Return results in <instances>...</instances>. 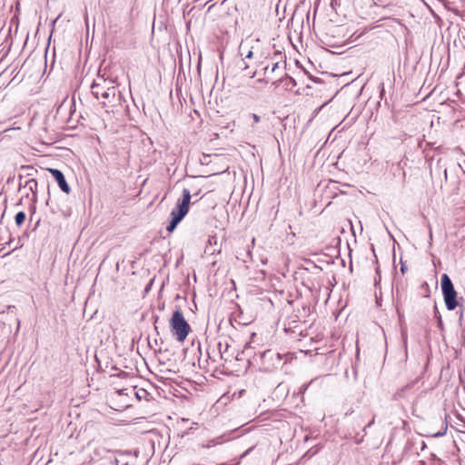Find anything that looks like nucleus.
<instances>
[{"label": "nucleus", "instance_id": "1", "mask_svg": "<svg viewBox=\"0 0 465 465\" xmlns=\"http://www.w3.org/2000/svg\"><path fill=\"white\" fill-rule=\"evenodd\" d=\"M440 287L447 310L454 311L456 308H459L457 313L459 314L460 322H461L464 317L465 307L459 303L458 293L447 273L441 275Z\"/></svg>", "mask_w": 465, "mask_h": 465}, {"label": "nucleus", "instance_id": "2", "mask_svg": "<svg viewBox=\"0 0 465 465\" xmlns=\"http://www.w3.org/2000/svg\"><path fill=\"white\" fill-rule=\"evenodd\" d=\"M191 200V193L188 189H183V199L178 201L177 205L172 210L171 217L172 220L167 226L168 232H173L178 223L183 219L189 210V204Z\"/></svg>", "mask_w": 465, "mask_h": 465}, {"label": "nucleus", "instance_id": "3", "mask_svg": "<svg viewBox=\"0 0 465 465\" xmlns=\"http://www.w3.org/2000/svg\"><path fill=\"white\" fill-rule=\"evenodd\" d=\"M171 331L178 341H183L191 331V327L186 322L181 310L173 312L170 321Z\"/></svg>", "mask_w": 465, "mask_h": 465}, {"label": "nucleus", "instance_id": "4", "mask_svg": "<svg viewBox=\"0 0 465 465\" xmlns=\"http://www.w3.org/2000/svg\"><path fill=\"white\" fill-rule=\"evenodd\" d=\"M125 99L118 87H112L103 97V106L106 108V112H118L124 107Z\"/></svg>", "mask_w": 465, "mask_h": 465}, {"label": "nucleus", "instance_id": "5", "mask_svg": "<svg viewBox=\"0 0 465 465\" xmlns=\"http://www.w3.org/2000/svg\"><path fill=\"white\" fill-rule=\"evenodd\" d=\"M261 359L267 370L277 368L282 363V355L272 350H266L261 354Z\"/></svg>", "mask_w": 465, "mask_h": 465}, {"label": "nucleus", "instance_id": "6", "mask_svg": "<svg viewBox=\"0 0 465 465\" xmlns=\"http://www.w3.org/2000/svg\"><path fill=\"white\" fill-rule=\"evenodd\" d=\"M48 171L52 173L54 178L56 180L60 189L64 193H69L71 191V188L68 185L67 182L65 181L64 173L58 169L49 168Z\"/></svg>", "mask_w": 465, "mask_h": 465}, {"label": "nucleus", "instance_id": "7", "mask_svg": "<svg viewBox=\"0 0 465 465\" xmlns=\"http://www.w3.org/2000/svg\"><path fill=\"white\" fill-rule=\"evenodd\" d=\"M109 90H111V88H105L104 82L101 84L97 77L94 80L91 85L92 94L96 99H103V97L105 95V93H107Z\"/></svg>", "mask_w": 465, "mask_h": 465}, {"label": "nucleus", "instance_id": "8", "mask_svg": "<svg viewBox=\"0 0 465 465\" xmlns=\"http://www.w3.org/2000/svg\"><path fill=\"white\" fill-rule=\"evenodd\" d=\"M281 69V66H280V63L279 62H275V63H272V66H270L269 64H267L266 65H264V67L262 68L263 70V75H264V80L266 82H269L271 80H273V74Z\"/></svg>", "mask_w": 465, "mask_h": 465}, {"label": "nucleus", "instance_id": "9", "mask_svg": "<svg viewBox=\"0 0 465 465\" xmlns=\"http://www.w3.org/2000/svg\"><path fill=\"white\" fill-rule=\"evenodd\" d=\"M97 79L101 84L102 82H104L105 88L117 87V85L115 84V79H113L110 76H105V73L103 74H98Z\"/></svg>", "mask_w": 465, "mask_h": 465}, {"label": "nucleus", "instance_id": "10", "mask_svg": "<svg viewBox=\"0 0 465 465\" xmlns=\"http://www.w3.org/2000/svg\"><path fill=\"white\" fill-rule=\"evenodd\" d=\"M25 186L28 187L29 191L35 195L37 191V181L35 178L29 179L25 183Z\"/></svg>", "mask_w": 465, "mask_h": 465}, {"label": "nucleus", "instance_id": "11", "mask_svg": "<svg viewBox=\"0 0 465 465\" xmlns=\"http://www.w3.org/2000/svg\"><path fill=\"white\" fill-rule=\"evenodd\" d=\"M135 396L136 398L141 401V400H148L147 397L149 396V393L147 392L146 390L144 389H139L137 391H135Z\"/></svg>", "mask_w": 465, "mask_h": 465}, {"label": "nucleus", "instance_id": "12", "mask_svg": "<svg viewBox=\"0 0 465 465\" xmlns=\"http://www.w3.org/2000/svg\"><path fill=\"white\" fill-rule=\"evenodd\" d=\"M25 213L24 212H19L16 213V215L15 217V224L17 226H21L25 223Z\"/></svg>", "mask_w": 465, "mask_h": 465}, {"label": "nucleus", "instance_id": "13", "mask_svg": "<svg viewBox=\"0 0 465 465\" xmlns=\"http://www.w3.org/2000/svg\"><path fill=\"white\" fill-rule=\"evenodd\" d=\"M434 316L437 319L438 327L442 330L443 329L442 318H441V315H440L436 304L434 305Z\"/></svg>", "mask_w": 465, "mask_h": 465}, {"label": "nucleus", "instance_id": "14", "mask_svg": "<svg viewBox=\"0 0 465 465\" xmlns=\"http://www.w3.org/2000/svg\"><path fill=\"white\" fill-rule=\"evenodd\" d=\"M22 169H25V170L29 171L27 173V175H33L34 174L33 173L37 172L36 169H35L33 166H30V165L22 166Z\"/></svg>", "mask_w": 465, "mask_h": 465}, {"label": "nucleus", "instance_id": "15", "mask_svg": "<svg viewBox=\"0 0 465 465\" xmlns=\"http://www.w3.org/2000/svg\"><path fill=\"white\" fill-rule=\"evenodd\" d=\"M223 345L222 344V342H218V344H217V349H218V351H218V354H219V356H220V358H221V359H223Z\"/></svg>", "mask_w": 465, "mask_h": 465}, {"label": "nucleus", "instance_id": "16", "mask_svg": "<svg viewBox=\"0 0 465 465\" xmlns=\"http://www.w3.org/2000/svg\"><path fill=\"white\" fill-rule=\"evenodd\" d=\"M251 117L252 118L254 124H258L261 120V117L256 114H252Z\"/></svg>", "mask_w": 465, "mask_h": 465}, {"label": "nucleus", "instance_id": "17", "mask_svg": "<svg viewBox=\"0 0 465 465\" xmlns=\"http://www.w3.org/2000/svg\"><path fill=\"white\" fill-rule=\"evenodd\" d=\"M407 271V266L405 264V262H402V260H401V272H402V274H404Z\"/></svg>", "mask_w": 465, "mask_h": 465}, {"label": "nucleus", "instance_id": "18", "mask_svg": "<svg viewBox=\"0 0 465 465\" xmlns=\"http://www.w3.org/2000/svg\"><path fill=\"white\" fill-rule=\"evenodd\" d=\"M446 430H447V426L445 427L443 431H439V432L434 433L433 437H441V436L445 435Z\"/></svg>", "mask_w": 465, "mask_h": 465}, {"label": "nucleus", "instance_id": "19", "mask_svg": "<svg viewBox=\"0 0 465 465\" xmlns=\"http://www.w3.org/2000/svg\"><path fill=\"white\" fill-rule=\"evenodd\" d=\"M374 417L371 419V420L363 428V431H366L368 428H370L374 423Z\"/></svg>", "mask_w": 465, "mask_h": 465}, {"label": "nucleus", "instance_id": "20", "mask_svg": "<svg viewBox=\"0 0 465 465\" xmlns=\"http://www.w3.org/2000/svg\"><path fill=\"white\" fill-rule=\"evenodd\" d=\"M253 55V52L252 50H249L247 54H245V58L250 59Z\"/></svg>", "mask_w": 465, "mask_h": 465}, {"label": "nucleus", "instance_id": "21", "mask_svg": "<svg viewBox=\"0 0 465 465\" xmlns=\"http://www.w3.org/2000/svg\"><path fill=\"white\" fill-rule=\"evenodd\" d=\"M459 166L461 169V171L463 172V173H465V161L463 162V163H460Z\"/></svg>", "mask_w": 465, "mask_h": 465}, {"label": "nucleus", "instance_id": "22", "mask_svg": "<svg viewBox=\"0 0 465 465\" xmlns=\"http://www.w3.org/2000/svg\"><path fill=\"white\" fill-rule=\"evenodd\" d=\"M288 78H289L290 82H291L293 85H295V84H296V83H295V81H294V79H293L292 77H288Z\"/></svg>", "mask_w": 465, "mask_h": 465}, {"label": "nucleus", "instance_id": "23", "mask_svg": "<svg viewBox=\"0 0 465 465\" xmlns=\"http://www.w3.org/2000/svg\"><path fill=\"white\" fill-rule=\"evenodd\" d=\"M208 356H209V359H210V360H212V361H216L214 358H213V359L212 358V356H211L210 352H208Z\"/></svg>", "mask_w": 465, "mask_h": 465}, {"label": "nucleus", "instance_id": "24", "mask_svg": "<svg viewBox=\"0 0 465 465\" xmlns=\"http://www.w3.org/2000/svg\"><path fill=\"white\" fill-rule=\"evenodd\" d=\"M282 79L280 77L278 80L273 81V84H275L276 82H282Z\"/></svg>", "mask_w": 465, "mask_h": 465}, {"label": "nucleus", "instance_id": "25", "mask_svg": "<svg viewBox=\"0 0 465 465\" xmlns=\"http://www.w3.org/2000/svg\"><path fill=\"white\" fill-rule=\"evenodd\" d=\"M227 348H228V344H227V343H225V344H224V349L226 350Z\"/></svg>", "mask_w": 465, "mask_h": 465}, {"label": "nucleus", "instance_id": "26", "mask_svg": "<svg viewBox=\"0 0 465 465\" xmlns=\"http://www.w3.org/2000/svg\"><path fill=\"white\" fill-rule=\"evenodd\" d=\"M426 447V444L423 442L422 443V450Z\"/></svg>", "mask_w": 465, "mask_h": 465}, {"label": "nucleus", "instance_id": "27", "mask_svg": "<svg viewBox=\"0 0 465 465\" xmlns=\"http://www.w3.org/2000/svg\"><path fill=\"white\" fill-rule=\"evenodd\" d=\"M445 177L447 178V170L444 171Z\"/></svg>", "mask_w": 465, "mask_h": 465}]
</instances>
